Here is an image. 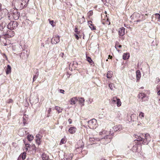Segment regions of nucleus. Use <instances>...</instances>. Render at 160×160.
I'll return each instance as SVG.
<instances>
[{
    "label": "nucleus",
    "mask_w": 160,
    "mask_h": 160,
    "mask_svg": "<svg viewBox=\"0 0 160 160\" xmlns=\"http://www.w3.org/2000/svg\"><path fill=\"white\" fill-rule=\"evenodd\" d=\"M36 142L38 144H40L41 142L40 139H36Z\"/></svg>",
    "instance_id": "48"
},
{
    "label": "nucleus",
    "mask_w": 160,
    "mask_h": 160,
    "mask_svg": "<svg viewBox=\"0 0 160 160\" xmlns=\"http://www.w3.org/2000/svg\"><path fill=\"white\" fill-rule=\"evenodd\" d=\"M139 116L141 118L144 117V113L142 112H141L139 114Z\"/></svg>",
    "instance_id": "45"
},
{
    "label": "nucleus",
    "mask_w": 160,
    "mask_h": 160,
    "mask_svg": "<svg viewBox=\"0 0 160 160\" xmlns=\"http://www.w3.org/2000/svg\"><path fill=\"white\" fill-rule=\"evenodd\" d=\"M136 73L137 80L139 81L141 77V73L140 71L139 70L137 71Z\"/></svg>",
    "instance_id": "18"
},
{
    "label": "nucleus",
    "mask_w": 160,
    "mask_h": 160,
    "mask_svg": "<svg viewBox=\"0 0 160 160\" xmlns=\"http://www.w3.org/2000/svg\"><path fill=\"white\" fill-rule=\"evenodd\" d=\"M77 100L78 99L76 98H71L70 100V104L71 105L75 104L77 102Z\"/></svg>",
    "instance_id": "21"
},
{
    "label": "nucleus",
    "mask_w": 160,
    "mask_h": 160,
    "mask_svg": "<svg viewBox=\"0 0 160 160\" xmlns=\"http://www.w3.org/2000/svg\"><path fill=\"white\" fill-rule=\"evenodd\" d=\"M119 34L120 36H122L125 34V28L123 27L120 28L118 31Z\"/></svg>",
    "instance_id": "14"
},
{
    "label": "nucleus",
    "mask_w": 160,
    "mask_h": 160,
    "mask_svg": "<svg viewBox=\"0 0 160 160\" xmlns=\"http://www.w3.org/2000/svg\"><path fill=\"white\" fill-rule=\"evenodd\" d=\"M118 47L119 48H121L122 47V46L121 45H119V43L118 42H116L115 45V48L117 50L118 52L120 51L119 50H118Z\"/></svg>",
    "instance_id": "25"
},
{
    "label": "nucleus",
    "mask_w": 160,
    "mask_h": 160,
    "mask_svg": "<svg viewBox=\"0 0 160 160\" xmlns=\"http://www.w3.org/2000/svg\"><path fill=\"white\" fill-rule=\"evenodd\" d=\"M106 61H108V59H107L106 60Z\"/></svg>",
    "instance_id": "63"
},
{
    "label": "nucleus",
    "mask_w": 160,
    "mask_h": 160,
    "mask_svg": "<svg viewBox=\"0 0 160 160\" xmlns=\"http://www.w3.org/2000/svg\"><path fill=\"white\" fill-rule=\"evenodd\" d=\"M55 108V109L57 111L58 113L61 112L62 110V108H61L60 107L58 106H56Z\"/></svg>",
    "instance_id": "28"
},
{
    "label": "nucleus",
    "mask_w": 160,
    "mask_h": 160,
    "mask_svg": "<svg viewBox=\"0 0 160 160\" xmlns=\"http://www.w3.org/2000/svg\"><path fill=\"white\" fill-rule=\"evenodd\" d=\"M39 73L38 72H36V73L35 75H34L33 78V82H34L36 79H37L38 77Z\"/></svg>",
    "instance_id": "29"
},
{
    "label": "nucleus",
    "mask_w": 160,
    "mask_h": 160,
    "mask_svg": "<svg viewBox=\"0 0 160 160\" xmlns=\"http://www.w3.org/2000/svg\"><path fill=\"white\" fill-rule=\"evenodd\" d=\"M12 101H13L12 99H10L8 100L7 102L8 103H12Z\"/></svg>",
    "instance_id": "49"
},
{
    "label": "nucleus",
    "mask_w": 160,
    "mask_h": 160,
    "mask_svg": "<svg viewBox=\"0 0 160 160\" xmlns=\"http://www.w3.org/2000/svg\"><path fill=\"white\" fill-rule=\"evenodd\" d=\"M112 72L111 71H108L107 72V77L108 78H110L112 77Z\"/></svg>",
    "instance_id": "33"
},
{
    "label": "nucleus",
    "mask_w": 160,
    "mask_h": 160,
    "mask_svg": "<svg viewBox=\"0 0 160 160\" xmlns=\"http://www.w3.org/2000/svg\"><path fill=\"white\" fill-rule=\"evenodd\" d=\"M60 92L61 93H64V91L63 90H62V89H60Z\"/></svg>",
    "instance_id": "50"
},
{
    "label": "nucleus",
    "mask_w": 160,
    "mask_h": 160,
    "mask_svg": "<svg viewBox=\"0 0 160 160\" xmlns=\"http://www.w3.org/2000/svg\"><path fill=\"white\" fill-rule=\"evenodd\" d=\"M75 35L76 39H77V40L78 39L79 37L78 36L77 34H75Z\"/></svg>",
    "instance_id": "52"
},
{
    "label": "nucleus",
    "mask_w": 160,
    "mask_h": 160,
    "mask_svg": "<svg viewBox=\"0 0 160 160\" xmlns=\"http://www.w3.org/2000/svg\"><path fill=\"white\" fill-rule=\"evenodd\" d=\"M61 54H62V55L63 56L64 55V53H62ZM62 57H63L62 56Z\"/></svg>",
    "instance_id": "57"
},
{
    "label": "nucleus",
    "mask_w": 160,
    "mask_h": 160,
    "mask_svg": "<svg viewBox=\"0 0 160 160\" xmlns=\"http://www.w3.org/2000/svg\"><path fill=\"white\" fill-rule=\"evenodd\" d=\"M116 103L117 104V107H120L121 105V102L120 99L118 98V101H117Z\"/></svg>",
    "instance_id": "34"
},
{
    "label": "nucleus",
    "mask_w": 160,
    "mask_h": 160,
    "mask_svg": "<svg viewBox=\"0 0 160 160\" xmlns=\"http://www.w3.org/2000/svg\"><path fill=\"white\" fill-rule=\"evenodd\" d=\"M78 101L80 104H82V106H83L84 105V99L83 98H81L79 99Z\"/></svg>",
    "instance_id": "27"
},
{
    "label": "nucleus",
    "mask_w": 160,
    "mask_h": 160,
    "mask_svg": "<svg viewBox=\"0 0 160 160\" xmlns=\"http://www.w3.org/2000/svg\"><path fill=\"white\" fill-rule=\"evenodd\" d=\"M83 35H84V34H83ZM84 35H83V39H84Z\"/></svg>",
    "instance_id": "60"
},
{
    "label": "nucleus",
    "mask_w": 160,
    "mask_h": 160,
    "mask_svg": "<svg viewBox=\"0 0 160 160\" xmlns=\"http://www.w3.org/2000/svg\"><path fill=\"white\" fill-rule=\"evenodd\" d=\"M155 16V18L156 19H158V22H160V14L158 13H156L155 14H153L152 16V19H153V17H154V16Z\"/></svg>",
    "instance_id": "23"
},
{
    "label": "nucleus",
    "mask_w": 160,
    "mask_h": 160,
    "mask_svg": "<svg viewBox=\"0 0 160 160\" xmlns=\"http://www.w3.org/2000/svg\"><path fill=\"white\" fill-rule=\"evenodd\" d=\"M88 23L89 25V27L92 30H96L95 27L92 24V22L91 21H89L88 22Z\"/></svg>",
    "instance_id": "19"
},
{
    "label": "nucleus",
    "mask_w": 160,
    "mask_h": 160,
    "mask_svg": "<svg viewBox=\"0 0 160 160\" xmlns=\"http://www.w3.org/2000/svg\"><path fill=\"white\" fill-rule=\"evenodd\" d=\"M135 138L138 141H142V144H148L151 140L150 135L147 133L136 135Z\"/></svg>",
    "instance_id": "2"
},
{
    "label": "nucleus",
    "mask_w": 160,
    "mask_h": 160,
    "mask_svg": "<svg viewBox=\"0 0 160 160\" xmlns=\"http://www.w3.org/2000/svg\"><path fill=\"white\" fill-rule=\"evenodd\" d=\"M0 21V30L3 31L5 30L4 28H5L7 25V23L8 22H6L5 21L1 20Z\"/></svg>",
    "instance_id": "11"
},
{
    "label": "nucleus",
    "mask_w": 160,
    "mask_h": 160,
    "mask_svg": "<svg viewBox=\"0 0 160 160\" xmlns=\"http://www.w3.org/2000/svg\"><path fill=\"white\" fill-rule=\"evenodd\" d=\"M8 11L6 9L0 10V20H2L6 22H9L8 18H10Z\"/></svg>",
    "instance_id": "3"
},
{
    "label": "nucleus",
    "mask_w": 160,
    "mask_h": 160,
    "mask_svg": "<svg viewBox=\"0 0 160 160\" xmlns=\"http://www.w3.org/2000/svg\"><path fill=\"white\" fill-rule=\"evenodd\" d=\"M22 159L24 160L26 158V153H23L22 156Z\"/></svg>",
    "instance_id": "47"
},
{
    "label": "nucleus",
    "mask_w": 160,
    "mask_h": 160,
    "mask_svg": "<svg viewBox=\"0 0 160 160\" xmlns=\"http://www.w3.org/2000/svg\"><path fill=\"white\" fill-rule=\"evenodd\" d=\"M129 57V54L128 53H124L123 55V59L124 60L128 59Z\"/></svg>",
    "instance_id": "22"
},
{
    "label": "nucleus",
    "mask_w": 160,
    "mask_h": 160,
    "mask_svg": "<svg viewBox=\"0 0 160 160\" xmlns=\"http://www.w3.org/2000/svg\"><path fill=\"white\" fill-rule=\"evenodd\" d=\"M73 156V154L72 153H70L68 155L67 158H66V159L67 160H71L72 159Z\"/></svg>",
    "instance_id": "32"
},
{
    "label": "nucleus",
    "mask_w": 160,
    "mask_h": 160,
    "mask_svg": "<svg viewBox=\"0 0 160 160\" xmlns=\"http://www.w3.org/2000/svg\"><path fill=\"white\" fill-rule=\"evenodd\" d=\"M101 160H105V159H102Z\"/></svg>",
    "instance_id": "62"
},
{
    "label": "nucleus",
    "mask_w": 160,
    "mask_h": 160,
    "mask_svg": "<svg viewBox=\"0 0 160 160\" xmlns=\"http://www.w3.org/2000/svg\"><path fill=\"white\" fill-rule=\"evenodd\" d=\"M24 54H26V56H25V58H27L28 57V54H27V51H24L23 52L21 53V55H22Z\"/></svg>",
    "instance_id": "42"
},
{
    "label": "nucleus",
    "mask_w": 160,
    "mask_h": 160,
    "mask_svg": "<svg viewBox=\"0 0 160 160\" xmlns=\"http://www.w3.org/2000/svg\"><path fill=\"white\" fill-rule=\"evenodd\" d=\"M85 21V18L83 16L82 17L81 19L78 20V22H79L80 23H82Z\"/></svg>",
    "instance_id": "30"
},
{
    "label": "nucleus",
    "mask_w": 160,
    "mask_h": 160,
    "mask_svg": "<svg viewBox=\"0 0 160 160\" xmlns=\"http://www.w3.org/2000/svg\"><path fill=\"white\" fill-rule=\"evenodd\" d=\"M88 16L90 18L93 15V12L92 10L89 11L87 13Z\"/></svg>",
    "instance_id": "36"
},
{
    "label": "nucleus",
    "mask_w": 160,
    "mask_h": 160,
    "mask_svg": "<svg viewBox=\"0 0 160 160\" xmlns=\"http://www.w3.org/2000/svg\"><path fill=\"white\" fill-rule=\"evenodd\" d=\"M118 99V98L117 97H114L112 99V100L113 102L114 103L116 102Z\"/></svg>",
    "instance_id": "37"
},
{
    "label": "nucleus",
    "mask_w": 160,
    "mask_h": 160,
    "mask_svg": "<svg viewBox=\"0 0 160 160\" xmlns=\"http://www.w3.org/2000/svg\"><path fill=\"white\" fill-rule=\"evenodd\" d=\"M138 98L141 102H145L148 100V97L143 93H140L138 95Z\"/></svg>",
    "instance_id": "9"
},
{
    "label": "nucleus",
    "mask_w": 160,
    "mask_h": 160,
    "mask_svg": "<svg viewBox=\"0 0 160 160\" xmlns=\"http://www.w3.org/2000/svg\"><path fill=\"white\" fill-rule=\"evenodd\" d=\"M68 121L69 124H71L72 123V120L71 119H70V118L68 120Z\"/></svg>",
    "instance_id": "51"
},
{
    "label": "nucleus",
    "mask_w": 160,
    "mask_h": 160,
    "mask_svg": "<svg viewBox=\"0 0 160 160\" xmlns=\"http://www.w3.org/2000/svg\"><path fill=\"white\" fill-rule=\"evenodd\" d=\"M18 26V23L16 21H11L7 25L8 29H14Z\"/></svg>",
    "instance_id": "7"
},
{
    "label": "nucleus",
    "mask_w": 160,
    "mask_h": 160,
    "mask_svg": "<svg viewBox=\"0 0 160 160\" xmlns=\"http://www.w3.org/2000/svg\"><path fill=\"white\" fill-rule=\"evenodd\" d=\"M131 121H135L137 120L138 119V117L136 114H132L131 116Z\"/></svg>",
    "instance_id": "20"
},
{
    "label": "nucleus",
    "mask_w": 160,
    "mask_h": 160,
    "mask_svg": "<svg viewBox=\"0 0 160 160\" xmlns=\"http://www.w3.org/2000/svg\"><path fill=\"white\" fill-rule=\"evenodd\" d=\"M108 132H107L106 131L104 130H103L102 132H99V134L100 135L107 134L106 136L108 135Z\"/></svg>",
    "instance_id": "35"
},
{
    "label": "nucleus",
    "mask_w": 160,
    "mask_h": 160,
    "mask_svg": "<svg viewBox=\"0 0 160 160\" xmlns=\"http://www.w3.org/2000/svg\"><path fill=\"white\" fill-rule=\"evenodd\" d=\"M60 41V37L58 36L53 37L52 39L51 42L53 44H56Z\"/></svg>",
    "instance_id": "12"
},
{
    "label": "nucleus",
    "mask_w": 160,
    "mask_h": 160,
    "mask_svg": "<svg viewBox=\"0 0 160 160\" xmlns=\"http://www.w3.org/2000/svg\"><path fill=\"white\" fill-rule=\"evenodd\" d=\"M158 95H160V90L158 92Z\"/></svg>",
    "instance_id": "56"
},
{
    "label": "nucleus",
    "mask_w": 160,
    "mask_h": 160,
    "mask_svg": "<svg viewBox=\"0 0 160 160\" xmlns=\"http://www.w3.org/2000/svg\"><path fill=\"white\" fill-rule=\"evenodd\" d=\"M122 129V126L121 125H116L110 129L108 135L105 136L104 138H101V141L103 144H106L110 142L112 138V135L114 132L120 131Z\"/></svg>",
    "instance_id": "1"
},
{
    "label": "nucleus",
    "mask_w": 160,
    "mask_h": 160,
    "mask_svg": "<svg viewBox=\"0 0 160 160\" xmlns=\"http://www.w3.org/2000/svg\"><path fill=\"white\" fill-rule=\"evenodd\" d=\"M27 138L28 141H32L33 139V137L32 135H28L27 136Z\"/></svg>",
    "instance_id": "31"
},
{
    "label": "nucleus",
    "mask_w": 160,
    "mask_h": 160,
    "mask_svg": "<svg viewBox=\"0 0 160 160\" xmlns=\"http://www.w3.org/2000/svg\"><path fill=\"white\" fill-rule=\"evenodd\" d=\"M22 121L23 122V123L24 125H25L27 124V122L28 120L27 118L26 117L25 115L23 117L22 119Z\"/></svg>",
    "instance_id": "26"
},
{
    "label": "nucleus",
    "mask_w": 160,
    "mask_h": 160,
    "mask_svg": "<svg viewBox=\"0 0 160 160\" xmlns=\"http://www.w3.org/2000/svg\"><path fill=\"white\" fill-rule=\"evenodd\" d=\"M11 66L9 65H8L7 66V68L6 71V73L7 74H9L11 72Z\"/></svg>",
    "instance_id": "24"
},
{
    "label": "nucleus",
    "mask_w": 160,
    "mask_h": 160,
    "mask_svg": "<svg viewBox=\"0 0 160 160\" xmlns=\"http://www.w3.org/2000/svg\"><path fill=\"white\" fill-rule=\"evenodd\" d=\"M12 29H8L5 30H4L2 34L4 35L7 36L8 38L12 37L14 35V32L12 31Z\"/></svg>",
    "instance_id": "6"
},
{
    "label": "nucleus",
    "mask_w": 160,
    "mask_h": 160,
    "mask_svg": "<svg viewBox=\"0 0 160 160\" xmlns=\"http://www.w3.org/2000/svg\"><path fill=\"white\" fill-rule=\"evenodd\" d=\"M66 142V140L64 138H62L60 144L65 143Z\"/></svg>",
    "instance_id": "41"
},
{
    "label": "nucleus",
    "mask_w": 160,
    "mask_h": 160,
    "mask_svg": "<svg viewBox=\"0 0 160 160\" xmlns=\"http://www.w3.org/2000/svg\"><path fill=\"white\" fill-rule=\"evenodd\" d=\"M51 111V108H49V109L48 110V117H49L50 115V112Z\"/></svg>",
    "instance_id": "46"
},
{
    "label": "nucleus",
    "mask_w": 160,
    "mask_h": 160,
    "mask_svg": "<svg viewBox=\"0 0 160 160\" xmlns=\"http://www.w3.org/2000/svg\"><path fill=\"white\" fill-rule=\"evenodd\" d=\"M141 16L143 17V15H142ZM132 17L134 19H137L136 21L137 22H140L145 19V18H144V19H142V20L138 19L140 18L141 15L139 13H134L132 14Z\"/></svg>",
    "instance_id": "10"
},
{
    "label": "nucleus",
    "mask_w": 160,
    "mask_h": 160,
    "mask_svg": "<svg viewBox=\"0 0 160 160\" xmlns=\"http://www.w3.org/2000/svg\"><path fill=\"white\" fill-rule=\"evenodd\" d=\"M37 139H41L42 138V136L39 134H37L36 136Z\"/></svg>",
    "instance_id": "40"
},
{
    "label": "nucleus",
    "mask_w": 160,
    "mask_h": 160,
    "mask_svg": "<svg viewBox=\"0 0 160 160\" xmlns=\"http://www.w3.org/2000/svg\"><path fill=\"white\" fill-rule=\"evenodd\" d=\"M159 101L160 102H159V103H160V99H159Z\"/></svg>",
    "instance_id": "59"
},
{
    "label": "nucleus",
    "mask_w": 160,
    "mask_h": 160,
    "mask_svg": "<svg viewBox=\"0 0 160 160\" xmlns=\"http://www.w3.org/2000/svg\"><path fill=\"white\" fill-rule=\"evenodd\" d=\"M4 55H5V57H6V59H7V57L6 56L5 54H4Z\"/></svg>",
    "instance_id": "58"
},
{
    "label": "nucleus",
    "mask_w": 160,
    "mask_h": 160,
    "mask_svg": "<svg viewBox=\"0 0 160 160\" xmlns=\"http://www.w3.org/2000/svg\"><path fill=\"white\" fill-rule=\"evenodd\" d=\"M110 22H109L108 25H110Z\"/></svg>",
    "instance_id": "61"
},
{
    "label": "nucleus",
    "mask_w": 160,
    "mask_h": 160,
    "mask_svg": "<svg viewBox=\"0 0 160 160\" xmlns=\"http://www.w3.org/2000/svg\"><path fill=\"white\" fill-rule=\"evenodd\" d=\"M29 0H21L22 2L21 4L22 6V8H26L27 5V4L29 2Z\"/></svg>",
    "instance_id": "15"
},
{
    "label": "nucleus",
    "mask_w": 160,
    "mask_h": 160,
    "mask_svg": "<svg viewBox=\"0 0 160 160\" xmlns=\"http://www.w3.org/2000/svg\"><path fill=\"white\" fill-rule=\"evenodd\" d=\"M42 160H49V156L45 153H43L42 154Z\"/></svg>",
    "instance_id": "16"
},
{
    "label": "nucleus",
    "mask_w": 160,
    "mask_h": 160,
    "mask_svg": "<svg viewBox=\"0 0 160 160\" xmlns=\"http://www.w3.org/2000/svg\"><path fill=\"white\" fill-rule=\"evenodd\" d=\"M75 31L76 32H78V28H75Z\"/></svg>",
    "instance_id": "54"
},
{
    "label": "nucleus",
    "mask_w": 160,
    "mask_h": 160,
    "mask_svg": "<svg viewBox=\"0 0 160 160\" xmlns=\"http://www.w3.org/2000/svg\"><path fill=\"white\" fill-rule=\"evenodd\" d=\"M87 61L89 62H91L92 61V60L90 57H87Z\"/></svg>",
    "instance_id": "43"
},
{
    "label": "nucleus",
    "mask_w": 160,
    "mask_h": 160,
    "mask_svg": "<svg viewBox=\"0 0 160 160\" xmlns=\"http://www.w3.org/2000/svg\"><path fill=\"white\" fill-rule=\"evenodd\" d=\"M9 15L10 16V18H8L9 21L13 18L15 20H18L20 16V14L18 12L17 9H15L11 11L10 12L9 14Z\"/></svg>",
    "instance_id": "4"
},
{
    "label": "nucleus",
    "mask_w": 160,
    "mask_h": 160,
    "mask_svg": "<svg viewBox=\"0 0 160 160\" xmlns=\"http://www.w3.org/2000/svg\"><path fill=\"white\" fill-rule=\"evenodd\" d=\"M109 87L111 90L113 89V88H114V85L113 83H110L109 85Z\"/></svg>",
    "instance_id": "39"
},
{
    "label": "nucleus",
    "mask_w": 160,
    "mask_h": 160,
    "mask_svg": "<svg viewBox=\"0 0 160 160\" xmlns=\"http://www.w3.org/2000/svg\"><path fill=\"white\" fill-rule=\"evenodd\" d=\"M158 80L159 81V78H158Z\"/></svg>",
    "instance_id": "64"
},
{
    "label": "nucleus",
    "mask_w": 160,
    "mask_h": 160,
    "mask_svg": "<svg viewBox=\"0 0 160 160\" xmlns=\"http://www.w3.org/2000/svg\"><path fill=\"white\" fill-rule=\"evenodd\" d=\"M112 56H111L110 55H108V59H109V58H110V59H112Z\"/></svg>",
    "instance_id": "55"
},
{
    "label": "nucleus",
    "mask_w": 160,
    "mask_h": 160,
    "mask_svg": "<svg viewBox=\"0 0 160 160\" xmlns=\"http://www.w3.org/2000/svg\"><path fill=\"white\" fill-rule=\"evenodd\" d=\"M77 130L76 128L75 127H70L68 130L69 132L71 134H73Z\"/></svg>",
    "instance_id": "17"
},
{
    "label": "nucleus",
    "mask_w": 160,
    "mask_h": 160,
    "mask_svg": "<svg viewBox=\"0 0 160 160\" xmlns=\"http://www.w3.org/2000/svg\"><path fill=\"white\" fill-rule=\"evenodd\" d=\"M21 2V0H14L12 3L14 4L15 7H17L20 9H23V6H22Z\"/></svg>",
    "instance_id": "8"
},
{
    "label": "nucleus",
    "mask_w": 160,
    "mask_h": 160,
    "mask_svg": "<svg viewBox=\"0 0 160 160\" xmlns=\"http://www.w3.org/2000/svg\"><path fill=\"white\" fill-rule=\"evenodd\" d=\"M25 149L26 150L28 151L29 150V148H30V145L29 144H26L25 145Z\"/></svg>",
    "instance_id": "38"
},
{
    "label": "nucleus",
    "mask_w": 160,
    "mask_h": 160,
    "mask_svg": "<svg viewBox=\"0 0 160 160\" xmlns=\"http://www.w3.org/2000/svg\"><path fill=\"white\" fill-rule=\"evenodd\" d=\"M26 129L22 128L20 129L18 132V135L21 137L23 136L26 134Z\"/></svg>",
    "instance_id": "13"
},
{
    "label": "nucleus",
    "mask_w": 160,
    "mask_h": 160,
    "mask_svg": "<svg viewBox=\"0 0 160 160\" xmlns=\"http://www.w3.org/2000/svg\"><path fill=\"white\" fill-rule=\"evenodd\" d=\"M73 64L71 63L70 64V66H72L73 64H74V63H76L77 62H73Z\"/></svg>",
    "instance_id": "53"
},
{
    "label": "nucleus",
    "mask_w": 160,
    "mask_h": 160,
    "mask_svg": "<svg viewBox=\"0 0 160 160\" xmlns=\"http://www.w3.org/2000/svg\"><path fill=\"white\" fill-rule=\"evenodd\" d=\"M88 126L91 129L96 128L97 126L96 120L95 119H93L89 121L88 122Z\"/></svg>",
    "instance_id": "5"
},
{
    "label": "nucleus",
    "mask_w": 160,
    "mask_h": 160,
    "mask_svg": "<svg viewBox=\"0 0 160 160\" xmlns=\"http://www.w3.org/2000/svg\"><path fill=\"white\" fill-rule=\"evenodd\" d=\"M54 23V22L53 20L49 21V23L53 27H54L55 26V25L53 24Z\"/></svg>",
    "instance_id": "44"
}]
</instances>
